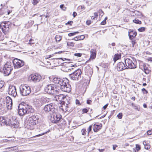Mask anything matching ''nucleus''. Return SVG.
I'll list each match as a JSON object with an SVG mask.
<instances>
[{
    "label": "nucleus",
    "mask_w": 152,
    "mask_h": 152,
    "mask_svg": "<svg viewBox=\"0 0 152 152\" xmlns=\"http://www.w3.org/2000/svg\"><path fill=\"white\" fill-rule=\"evenodd\" d=\"M18 113L19 115L22 116L26 114H29L34 112V110L31 106L25 103H21L18 107Z\"/></svg>",
    "instance_id": "1"
},
{
    "label": "nucleus",
    "mask_w": 152,
    "mask_h": 152,
    "mask_svg": "<svg viewBox=\"0 0 152 152\" xmlns=\"http://www.w3.org/2000/svg\"><path fill=\"white\" fill-rule=\"evenodd\" d=\"M125 63L126 69H135L137 67V61L136 59L133 57L126 59Z\"/></svg>",
    "instance_id": "2"
},
{
    "label": "nucleus",
    "mask_w": 152,
    "mask_h": 152,
    "mask_svg": "<svg viewBox=\"0 0 152 152\" xmlns=\"http://www.w3.org/2000/svg\"><path fill=\"white\" fill-rule=\"evenodd\" d=\"M20 94L23 96L29 95L31 92L30 87L26 84H22L19 87Z\"/></svg>",
    "instance_id": "3"
},
{
    "label": "nucleus",
    "mask_w": 152,
    "mask_h": 152,
    "mask_svg": "<svg viewBox=\"0 0 152 152\" xmlns=\"http://www.w3.org/2000/svg\"><path fill=\"white\" fill-rule=\"evenodd\" d=\"M69 80L67 78H65L63 83H62V84L60 86V89L62 91L69 92L71 90V85L69 83Z\"/></svg>",
    "instance_id": "4"
},
{
    "label": "nucleus",
    "mask_w": 152,
    "mask_h": 152,
    "mask_svg": "<svg viewBox=\"0 0 152 152\" xmlns=\"http://www.w3.org/2000/svg\"><path fill=\"white\" fill-rule=\"evenodd\" d=\"M57 111L56 110L54 112L50 114L51 115L50 120L53 123H57L61 118V115L57 113Z\"/></svg>",
    "instance_id": "5"
},
{
    "label": "nucleus",
    "mask_w": 152,
    "mask_h": 152,
    "mask_svg": "<svg viewBox=\"0 0 152 152\" xmlns=\"http://www.w3.org/2000/svg\"><path fill=\"white\" fill-rule=\"evenodd\" d=\"M10 24V22L5 21L0 24V28L4 34H7L9 31L10 28L11 27Z\"/></svg>",
    "instance_id": "6"
},
{
    "label": "nucleus",
    "mask_w": 152,
    "mask_h": 152,
    "mask_svg": "<svg viewBox=\"0 0 152 152\" xmlns=\"http://www.w3.org/2000/svg\"><path fill=\"white\" fill-rule=\"evenodd\" d=\"M81 73V69H78L75 70L73 73L70 74L69 77L73 80H78L79 77H80Z\"/></svg>",
    "instance_id": "7"
},
{
    "label": "nucleus",
    "mask_w": 152,
    "mask_h": 152,
    "mask_svg": "<svg viewBox=\"0 0 152 152\" xmlns=\"http://www.w3.org/2000/svg\"><path fill=\"white\" fill-rule=\"evenodd\" d=\"M12 69L10 63L8 62L4 64L3 68L4 73L5 76L9 75Z\"/></svg>",
    "instance_id": "8"
},
{
    "label": "nucleus",
    "mask_w": 152,
    "mask_h": 152,
    "mask_svg": "<svg viewBox=\"0 0 152 152\" xmlns=\"http://www.w3.org/2000/svg\"><path fill=\"white\" fill-rule=\"evenodd\" d=\"M13 63L15 68H19L23 66L24 62L20 60L15 59L13 61Z\"/></svg>",
    "instance_id": "9"
},
{
    "label": "nucleus",
    "mask_w": 152,
    "mask_h": 152,
    "mask_svg": "<svg viewBox=\"0 0 152 152\" xmlns=\"http://www.w3.org/2000/svg\"><path fill=\"white\" fill-rule=\"evenodd\" d=\"M55 106L53 103L47 104L45 106V110L47 112H50V114H51L56 110L54 108Z\"/></svg>",
    "instance_id": "10"
},
{
    "label": "nucleus",
    "mask_w": 152,
    "mask_h": 152,
    "mask_svg": "<svg viewBox=\"0 0 152 152\" xmlns=\"http://www.w3.org/2000/svg\"><path fill=\"white\" fill-rule=\"evenodd\" d=\"M8 94L14 97H15L16 96L17 93L15 86L12 85H10L9 86Z\"/></svg>",
    "instance_id": "11"
},
{
    "label": "nucleus",
    "mask_w": 152,
    "mask_h": 152,
    "mask_svg": "<svg viewBox=\"0 0 152 152\" xmlns=\"http://www.w3.org/2000/svg\"><path fill=\"white\" fill-rule=\"evenodd\" d=\"M54 85L50 84L47 85L45 88V91L47 93L53 94V89L54 88Z\"/></svg>",
    "instance_id": "12"
},
{
    "label": "nucleus",
    "mask_w": 152,
    "mask_h": 152,
    "mask_svg": "<svg viewBox=\"0 0 152 152\" xmlns=\"http://www.w3.org/2000/svg\"><path fill=\"white\" fill-rule=\"evenodd\" d=\"M31 80L34 82H39L41 78V76L38 75H30Z\"/></svg>",
    "instance_id": "13"
},
{
    "label": "nucleus",
    "mask_w": 152,
    "mask_h": 152,
    "mask_svg": "<svg viewBox=\"0 0 152 152\" xmlns=\"http://www.w3.org/2000/svg\"><path fill=\"white\" fill-rule=\"evenodd\" d=\"M125 64L123 62H120L117 64V69L118 71H121L126 69Z\"/></svg>",
    "instance_id": "14"
},
{
    "label": "nucleus",
    "mask_w": 152,
    "mask_h": 152,
    "mask_svg": "<svg viewBox=\"0 0 152 152\" xmlns=\"http://www.w3.org/2000/svg\"><path fill=\"white\" fill-rule=\"evenodd\" d=\"M65 78L62 79L60 78L55 77L53 79V81L54 83L59 84L61 86Z\"/></svg>",
    "instance_id": "15"
},
{
    "label": "nucleus",
    "mask_w": 152,
    "mask_h": 152,
    "mask_svg": "<svg viewBox=\"0 0 152 152\" xmlns=\"http://www.w3.org/2000/svg\"><path fill=\"white\" fill-rule=\"evenodd\" d=\"M8 99H7L6 102V106L8 110H11L12 105V99L9 97Z\"/></svg>",
    "instance_id": "16"
},
{
    "label": "nucleus",
    "mask_w": 152,
    "mask_h": 152,
    "mask_svg": "<svg viewBox=\"0 0 152 152\" xmlns=\"http://www.w3.org/2000/svg\"><path fill=\"white\" fill-rule=\"evenodd\" d=\"M70 63H66L64 65H63L62 69L65 72H69L70 71L71 68L70 66Z\"/></svg>",
    "instance_id": "17"
},
{
    "label": "nucleus",
    "mask_w": 152,
    "mask_h": 152,
    "mask_svg": "<svg viewBox=\"0 0 152 152\" xmlns=\"http://www.w3.org/2000/svg\"><path fill=\"white\" fill-rule=\"evenodd\" d=\"M91 55L90 56V58L88 61L90 60V59H94L96 57V50L95 49H91Z\"/></svg>",
    "instance_id": "18"
},
{
    "label": "nucleus",
    "mask_w": 152,
    "mask_h": 152,
    "mask_svg": "<svg viewBox=\"0 0 152 152\" xmlns=\"http://www.w3.org/2000/svg\"><path fill=\"white\" fill-rule=\"evenodd\" d=\"M137 35V33L136 31H132L129 32V36L130 39H134Z\"/></svg>",
    "instance_id": "19"
},
{
    "label": "nucleus",
    "mask_w": 152,
    "mask_h": 152,
    "mask_svg": "<svg viewBox=\"0 0 152 152\" xmlns=\"http://www.w3.org/2000/svg\"><path fill=\"white\" fill-rule=\"evenodd\" d=\"M54 88L53 89V94H57L59 93L60 89H59V87L54 85Z\"/></svg>",
    "instance_id": "20"
},
{
    "label": "nucleus",
    "mask_w": 152,
    "mask_h": 152,
    "mask_svg": "<svg viewBox=\"0 0 152 152\" xmlns=\"http://www.w3.org/2000/svg\"><path fill=\"white\" fill-rule=\"evenodd\" d=\"M140 68L144 70L145 72L147 74H148L149 73V71L148 69V67H147L146 65L144 64L142 67L140 66Z\"/></svg>",
    "instance_id": "21"
},
{
    "label": "nucleus",
    "mask_w": 152,
    "mask_h": 152,
    "mask_svg": "<svg viewBox=\"0 0 152 152\" xmlns=\"http://www.w3.org/2000/svg\"><path fill=\"white\" fill-rule=\"evenodd\" d=\"M30 117L33 120V121L38 123V121L39 119V116L37 114H34L33 115Z\"/></svg>",
    "instance_id": "22"
},
{
    "label": "nucleus",
    "mask_w": 152,
    "mask_h": 152,
    "mask_svg": "<svg viewBox=\"0 0 152 152\" xmlns=\"http://www.w3.org/2000/svg\"><path fill=\"white\" fill-rule=\"evenodd\" d=\"M13 121V118H10L8 119L6 121H4L3 122L5 123V124L6 125H8L10 126L12 125V123H11V122L12 121Z\"/></svg>",
    "instance_id": "23"
},
{
    "label": "nucleus",
    "mask_w": 152,
    "mask_h": 152,
    "mask_svg": "<svg viewBox=\"0 0 152 152\" xmlns=\"http://www.w3.org/2000/svg\"><path fill=\"white\" fill-rule=\"evenodd\" d=\"M57 97L59 101H63L62 100H64L66 98V96L63 94H60L57 96Z\"/></svg>",
    "instance_id": "24"
},
{
    "label": "nucleus",
    "mask_w": 152,
    "mask_h": 152,
    "mask_svg": "<svg viewBox=\"0 0 152 152\" xmlns=\"http://www.w3.org/2000/svg\"><path fill=\"white\" fill-rule=\"evenodd\" d=\"M28 121V123L31 124L32 125H36L37 123L35 122L34 121H33V120L30 117L29 118Z\"/></svg>",
    "instance_id": "25"
},
{
    "label": "nucleus",
    "mask_w": 152,
    "mask_h": 152,
    "mask_svg": "<svg viewBox=\"0 0 152 152\" xmlns=\"http://www.w3.org/2000/svg\"><path fill=\"white\" fill-rule=\"evenodd\" d=\"M121 55L120 54H115L114 55L113 60L115 62L117 60L120 59L121 58Z\"/></svg>",
    "instance_id": "26"
},
{
    "label": "nucleus",
    "mask_w": 152,
    "mask_h": 152,
    "mask_svg": "<svg viewBox=\"0 0 152 152\" xmlns=\"http://www.w3.org/2000/svg\"><path fill=\"white\" fill-rule=\"evenodd\" d=\"M86 74L90 77H91L93 73V71L91 69H89L88 71L86 70Z\"/></svg>",
    "instance_id": "27"
},
{
    "label": "nucleus",
    "mask_w": 152,
    "mask_h": 152,
    "mask_svg": "<svg viewBox=\"0 0 152 152\" xmlns=\"http://www.w3.org/2000/svg\"><path fill=\"white\" fill-rule=\"evenodd\" d=\"M10 126L13 128H16L18 127V123L15 120L14 121V122H13V123H12V125Z\"/></svg>",
    "instance_id": "28"
},
{
    "label": "nucleus",
    "mask_w": 152,
    "mask_h": 152,
    "mask_svg": "<svg viewBox=\"0 0 152 152\" xmlns=\"http://www.w3.org/2000/svg\"><path fill=\"white\" fill-rule=\"evenodd\" d=\"M56 41L57 42H59L61 40L62 38V36H60L59 35H56L55 37Z\"/></svg>",
    "instance_id": "29"
},
{
    "label": "nucleus",
    "mask_w": 152,
    "mask_h": 152,
    "mask_svg": "<svg viewBox=\"0 0 152 152\" xmlns=\"http://www.w3.org/2000/svg\"><path fill=\"white\" fill-rule=\"evenodd\" d=\"M133 22L137 24H140L141 23V22L137 19H135L133 20Z\"/></svg>",
    "instance_id": "30"
},
{
    "label": "nucleus",
    "mask_w": 152,
    "mask_h": 152,
    "mask_svg": "<svg viewBox=\"0 0 152 152\" xmlns=\"http://www.w3.org/2000/svg\"><path fill=\"white\" fill-rule=\"evenodd\" d=\"M79 33L78 31H76L73 33H70L68 34V35L69 36L71 37L74 35H75L76 34H78Z\"/></svg>",
    "instance_id": "31"
},
{
    "label": "nucleus",
    "mask_w": 152,
    "mask_h": 152,
    "mask_svg": "<svg viewBox=\"0 0 152 152\" xmlns=\"http://www.w3.org/2000/svg\"><path fill=\"white\" fill-rule=\"evenodd\" d=\"M70 66L71 68H69L70 69V71H71L74 68H74H76L77 67V66L76 64H74L73 65H72L71 64V63H70Z\"/></svg>",
    "instance_id": "32"
},
{
    "label": "nucleus",
    "mask_w": 152,
    "mask_h": 152,
    "mask_svg": "<svg viewBox=\"0 0 152 152\" xmlns=\"http://www.w3.org/2000/svg\"><path fill=\"white\" fill-rule=\"evenodd\" d=\"M39 0H32V3L34 5H35L38 3Z\"/></svg>",
    "instance_id": "33"
},
{
    "label": "nucleus",
    "mask_w": 152,
    "mask_h": 152,
    "mask_svg": "<svg viewBox=\"0 0 152 152\" xmlns=\"http://www.w3.org/2000/svg\"><path fill=\"white\" fill-rule=\"evenodd\" d=\"M131 40V42L132 45V47H134V45L136 43V40L134 39H130Z\"/></svg>",
    "instance_id": "34"
},
{
    "label": "nucleus",
    "mask_w": 152,
    "mask_h": 152,
    "mask_svg": "<svg viewBox=\"0 0 152 152\" xmlns=\"http://www.w3.org/2000/svg\"><path fill=\"white\" fill-rule=\"evenodd\" d=\"M101 129V126H100L99 127H96L95 126H94V128H93L94 131V132H97V130Z\"/></svg>",
    "instance_id": "35"
},
{
    "label": "nucleus",
    "mask_w": 152,
    "mask_h": 152,
    "mask_svg": "<svg viewBox=\"0 0 152 152\" xmlns=\"http://www.w3.org/2000/svg\"><path fill=\"white\" fill-rule=\"evenodd\" d=\"M60 8L64 11H65L66 9V7H64V4H61L60 6Z\"/></svg>",
    "instance_id": "36"
},
{
    "label": "nucleus",
    "mask_w": 152,
    "mask_h": 152,
    "mask_svg": "<svg viewBox=\"0 0 152 152\" xmlns=\"http://www.w3.org/2000/svg\"><path fill=\"white\" fill-rule=\"evenodd\" d=\"M68 46H71L72 47H74V43L72 42H68L67 44Z\"/></svg>",
    "instance_id": "37"
},
{
    "label": "nucleus",
    "mask_w": 152,
    "mask_h": 152,
    "mask_svg": "<svg viewBox=\"0 0 152 152\" xmlns=\"http://www.w3.org/2000/svg\"><path fill=\"white\" fill-rule=\"evenodd\" d=\"M145 30V28L144 27H140L138 29V30L140 32H142L144 31Z\"/></svg>",
    "instance_id": "38"
},
{
    "label": "nucleus",
    "mask_w": 152,
    "mask_h": 152,
    "mask_svg": "<svg viewBox=\"0 0 152 152\" xmlns=\"http://www.w3.org/2000/svg\"><path fill=\"white\" fill-rule=\"evenodd\" d=\"M136 149L137 151H139L140 149V145L136 144Z\"/></svg>",
    "instance_id": "39"
},
{
    "label": "nucleus",
    "mask_w": 152,
    "mask_h": 152,
    "mask_svg": "<svg viewBox=\"0 0 152 152\" xmlns=\"http://www.w3.org/2000/svg\"><path fill=\"white\" fill-rule=\"evenodd\" d=\"M88 111V110L86 108H84L82 110V112L83 113H86Z\"/></svg>",
    "instance_id": "40"
},
{
    "label": "nucleus",
    "mask_w": 152,
    "mask_h": 152,
    "mask_svg": "<svg viewBox=\"0 0 152 152\" xmlns=\"http://www.w3.org/2000/svg\"><path fill=\"white\" fill-rule=\"evenodd\" d=\"M117 116L119 119H121L122 117V114L121 113H120L117 115Z\"/></svg>",
    "instance_id": "41"
},
{
    "label": "nucleus",
    "mask_w": 152,
    "mask_h": 152,
    "mask_svg": "<svg viewBox=\"0 0 152 152\" xmlns=\"http://www.w3.org/2000/svg\"><path fill=\"white\" fill-rule=\"evenodd\" d=\"M74 55L75 56L80 57L82 56V54L79 53H75L74 54Z\"/></svg>",
    "instance_id": "42"
},
{
    "label": "nucleus",
    "mask_w": 152,
    "mask_h": 152,
    "mask_svg": "<svg viewBox=\"0 0 152 152\" xmlns=\"http://www.w3.org/2000/svg\"><path fill=\"white\" fill-rule=\"evenodd\" d=\"M4 83L3 81H0V88H1L4 86Z\"/></svg>",
    "instance_id": "43"
},
{
    "label": "nucleus",
    "mask_w": 152,
    "mask_h": 152,
    "mask_svg": "<svg viewBox=\"0 0 152 152\" xmlns=\"http://www.w3.org/2000/svg\"><path fill=\"white\" fill-rule=\"evenodd\" d=\"M142 91L143 94H147L148 93V91L144 88H143L142 89Z\"/></svg>",
    "instance_id": "44"
},
{
    "label": "nucleus",
    "mask_w": 152,
    "mask_h": 152,
    "mask_svg": "<svg viewBox=\"0 0 152 152\" xmlns=\"http://www.w3.org/2000/svg\"><path fill=\"white\" fill-rule=\"evenodd\" d=\"M81 132L82 134V135H84L86 134V131L85 129H82L81 130Z\"/></svg>",
    "instance_id": "45"
},
{
    "label": "nucleus",
    "mask_w": 152,
    "mask_h": 152,
    "mask_svg": "<svg viewBox=\"0 0 152 152\" xmlns=\"http://www.w3.org/2000/svg\"><path fill=\"white\" fill-rule=\"evenodd\" d=\"M79 37H79L78 36H77L72 39V40H73L75 41L79 40H80V38H79Z\"/></svg>",
    "instance_id": "46"
},
{
    "label": "nucleus",
    "mask_w": 152,
    "mask_h": 152,
    "mask_svg": "<svg viewBox=\"0 0 152 152\" xmlns=\"http://www.w3.org/2000/svg\"><path fill=\"white\" fill-rule=\"evenodd\" d=\"M92 129V126L90 125L89 127L87 129V131L88 132V134L89 132L91 131Z\"/></svg>",
    "instance_id": "47"
},
{
    "label": "nucleus",
    "mask_w": 152,
    "mask_h": 152,
    "mask_svg": "<svg viewBox=\"0 0 152 152\" xmlns=\"http://www.w3.org/2000/svg\"><path fill=\"white\" fill-rule=\"evenodd\" d=\"M101 126V128L102 127V124H99L98 123L97 124H94V126H95L96 127H99V126Z\"/></svg>",
    "instance_id": "48"
},
{
    "label": "nucleus",
    "mask_w": 152,
    "mask_h": 152,
    "mask_svg": "<svg viewBox=\"0 0 152 152\" xmlns=\"http://www.w3.org/2000/svg\"><path fill=\"white\" fill-rule=\"evenodd\" d=\"M73 23V21H69L67 23H66V25H69L71 26L72 25V24Z\"/></svg>",
    "instance_id": "49"
},
{
    "label": "nucleus",
    "mask_w": 152,
    "mask_h": 152,
    "mask_svg": "<svg viewBox=\"0 0 152 152\" xmlns=\"http://www.w3.org/2000/svg\"><path fill=\"white\" fill-rule=\"evenodd\" d=\"M75 103L77 104H78L79 105H81V104L79 101L78 99H76L75 100Z\"/></svg>",
    "instance_id": "50"
},
{
    "label": "nucleus",
    "mask_w": 152,
    "mask_h": 152,
    "mask_svg": "<svg viewBox=\"0 0 152 152\" xmlns=\"http://www.w3.org/2000/svg\"><path fill=\"white\" fill-rule=\"evenodd\" d=\"M147 133L148 135H151L152 134V131L151 130H148L147 132Z\"/></svg>",
    "instance_id": "51"
},
{
    "label": "nucleus",
    "mask_w": 152,
    "mask_h": 152,
    "mask_svg": "<svg viewBox=\"0 0 152 152\" xmlns=\"http://www.w3.org/2000/svg\"><path fill=\"white\" fill-rule=\"evenodd\" d=\"M78 36L79 37H80L79 38H80V40L83 39L85 38V37L83 35H81Z\"/></svg>",
    "instance_id": "52"
},
{
    "label": "nucleus",
    "mask_w": 152,
    "mask_h": 152,
    "mask_svg": "<svg viewBox=\"0 0 152 152\" xmlns=\"http://www.w3.org/2000/svg\"><path fill=\"white\" fill-rule=\"evenodd\" d=\"M91 102H92V101L91 100H90V99H88L87 100L86 103L88 104H91Z\"/></svg>",
    "instance_id": "53"
},
{
    "label": "nucleus",
    "mask_w": 152,
    "mask_h": 152,
    "mask_svg": "<svg viewBox=\"0 0 152 152\" xmlns=\"http://www.w3.org/2000/svg\"><path fill=\"white\" fill-rule=\"evenodd\" d=\"M106 21H105V20H103L101 23V25H105L106 24Z\"/></svg>",
    "instance_id": "54"
},
{
    "label": "nucleus",
    "mask_w": 152,
    "mask_h": 152,
    "mask_svg": "<svg viewBox=\"0 0 152 152\" xmlns=\"http://www.w3.org/2000/svg\"><path fill=\"white\" fill-rule=\"evenodd\" d=\"M77 15V13L75 12H73V17L74 18Z\"/></svg>",
    "instance_id": "55"
},
{
    "label": "nucleus",
    "mask_w": 152,
    "mask_h": 152,
    "mask_svg": "<svg viewBox=\"0 0 152 152\" xmlns=\"http://www.w3.org/2000/svg\"><path fill=\"white\" fill-rule=\"evenodd\" d=\"M117 147V145H113V150H115L116 148Z\"/></svg>",
    "instance_id": "56"
},
{
    "label": "nucleus",
    "mask_w": 152,
    "mask_h": 152,
    "mask_svg": "<svg viewBox=\"0 0 152 152\" xmlns=\"http://www.w3.org/2000/svg\"><path fill=\"white\" fill-rule=\"evenodd\" d=\"M47 133V132H45V133H42V134H39L38 135H37V136H42V135H43Z\"/></svg>",
    "instance_id": "57"
},
{
    "label": "nucleus",
    "mask_w": 152,
    "mask_h": 152,
    "mask_svg": "<svg viewBox=\"0 0 152 152\" xmlns=\"http://www.w3.org/2000/svg\"><path fill=\"white\" fill-rule=\"evenodd\" d=\"M99 12L100 14V15H101V14H103V12L102 11V10H99Z\"/></svg>",
    "instance_id": "58"
},
{
    "label": "nucleus",
    "mask_w": 152,
    "mask_h": 152,
    "mask_svg": "<svg viewBox=\"0 0 152 152\" xmlns=\"http://www.w3.org/2000/svg\"><path fill=\"white\" fill-rule=\"evenodd\" d=\"M107 106H108V104H107L105 105H104L103 107V108L105 110V109H106L107 107Z\"/></svg>",
    "instance_id": "59"
},
{
    "label": "nucleus",
    "mask_w": 152,
    "mask_h": 152,
    "mask_svg": "<svg viewBox=\"0 0 152 152\" xmlns=\"http://www.w3.org/2000/svg\"><path fill=\"white\" fill-rule=\"evenodd\" d=\"M86 23L87 24L89 25L91 24V21L89 20H87Z\"/></svg>",
    "instance_id": "60"
},
{
    "label": "nucleus",
    "mask_w": 152,
    "mask_h": 152,
    "mask_svg": "<svg viewBox=\"0 0 152 152\" xmlns=\"http://www.w3.org/2000/svg\"><path fill=\"white\" fill-rule=\"evenodd\" d=\"M98 150L99 151V152H103V151H104V149H99Z\"/></svg>",
    "instance_id": "61"
},
{
    "label": "nucleus",
    "mask_w": 152,
    "mask_h": 152,
    "mask_svg": "<svg viewBox=\"0 0 152 152\" xmlns=\"http://www.w3.org/2000/svg\"><path fill=\"white\" fill-rule=\"evenodd\" d=\"M3 14V12H2V9H1L0 10V15H2Z\"/></svg>",
    "instance_id": "62"
},
{
    "label": "nucleus",
    "mask_w": 152,
    "mask_h": 152,
    "mask_svg": "<svg viewBox=\"0 0 152 152\" xmlns=\"http://www.w3.org/2000/svg\"><path fill=\"white\" fill-rule=\"evenodd\" d=\"M143 106L144 108H146L147 107V106L146 104H143Z\"/></svg>",
    "instance_id": "63"
},
{
    "label": "nucleus",
    "mask_w": 152,
    "mask_h": 152,
    "mask_svg": "<svg viewBox=\"0 0 152 152\" xmlns=\"http://www.w3.org/2000/svg\"><path fill=\"white\" fill-rule=\"evenodd\" d=\"M94 15L95 17H97L98 16V15L96 12H95L94 13Z\"/></svg>",
    "instance_id": "64"
}]
</instances>
